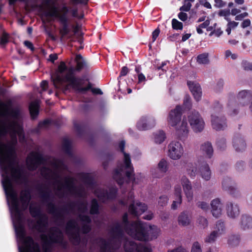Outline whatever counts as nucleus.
Here are the masks:
<instances>
[{"instance_id": "obj_1", "label": "nucleus", "mask_w": 252, "mask_h": 252, "mask_svg": "<svg viewBox=\"0 0 252 252\" xmlns=\"http://www.w3.org/2000/svg\"><path fill=\"white\" fill-rule=\"evenodd\" d=\"M24 116V112L19 105L0 102V166L2 184L10 200L12 213H21L12 181L20 184L27 182V177L17 165L15 154L17 135L20 141L24 140L22 128Z\"/></svg>"}, {"instance_id": "obj_2", "label": "nucleus", "mask_w": 252, "mask_h": 252, "mask_svg": "<svg viewBox=\"0 0 252 252\" xmlns=\"http://www.w3.org/2000/svg\"><path fill=\"white\" fill-rule=\"evenodd\" d=\"M123 229L133 238L140 241H149L155 239L160 234V230L155 225H147L141 221H135L129 224L127 221V214H125L123 217L122 224L114 223L109 232L110 239L108 242L100 239L97 243L100 252H114L119 249L122 241H124V248L127 252H132L134 250L137 252H151V249L143 246H138L132 241L127 239L123 235Z\"/></svg>"}, {"instance_id": "obj_3", "label": "nucleus", "mask_w": 252, "mask_h": 252, "mask_svg": "<svg viewBox=\"0 0 252 252\" xmlns=\"http://www.w3.org/2000/svg\"><path fill=\"white\" fill-rule=\"evenodd\" d=\"M49 167H43L41 169V175L49 179L52 183L54 193L59 198L70 195L75 197H84L85 194L84 188L75 186V180L66 175V166L63 162L55 158L50 159Z\"/></svg>"}, {"instance_id": "obj_4", "label": "nucleus", "mask_w": 252, "mask_h": 252, "mask_svg": "<svg viewBox=\"0 0 252 252\" xmlns=\"http://www.w3.org/2000/svg\"><path fill=\"white\" fill-rule=\"evenodd\" d=\"M83 64H77L75 68L68 64H60L55 73L51 75L55 87L66 90L70 86L79 92H85L90 90L92 87L91 83H89L86 87H81L83 80L74 75L75 71H80L83 68Z\"/></svg>"}, {"instance_id": "obj_5", "label": "nucleus", "mask_w": 252, "mask_h": 252, "mask_svg": "<svg viewBox=\"0 0 252 252\" xmlns=\"http://www.w3.org/2000/svg\"><path fill=\"white\" fill-rule=\"evenodd\" d=\"M77 209L79 219L77 220H69L66 226V232L70 240L74 244H77L80 241L79 232L81 230L84 233H88L91 230V219L84 214L88 211L87 202L86 200L78 202L75 206Z\"/></svg>"}, {"instance_id": "obj_6", "label": "nucleus", "mask_w": 252, "mask_h": 252, "mask_svg": "<svg viewBox=\"0 0 252 252\" xmlns=\"http://www.w3.org/2000/svg\"><path fill=\"white\" fill-rule=\"evenodd\" d=\"M125 142L121 141L119 145V147L124 154V163L118 166L115 169L113 177L118 184L122 185L124 182L125 176L129 180H132L135 183H138L135 178H133V167L131 163L130 157L129 154L124 152Z\"/></svg>"}, {"instance_id": "obj_7", "label": "nucleus", "mask_w": 252, "mask_h": 252, "mask_svg": "<svg viewBox=\"0 0 252 252\" xmlns=\"http://www.w3.org/2000/svg\"><path fill=\"white\" fill-rule=\"evenodd\" d=\"M41 239L44 252H50L53 244L54 243L64 245L63 233L58 228L56 227H53L48 235L42 234Z\"/></svg>"}, {"instance_id": "obj_8", "label": "nucleus", "mask_w": 252, "mask_h": 252, "mask_svg": "<svg viewBox=\"0 0 252 252\" xmlns=\"http://www.w3.org/2000/svg\"><path fill=\"white\" fill-rule=\"evenodd\" d=\"M40 195L43 201L47 206L49 213L53 215L56 220L63 221L65 211L55 208L53 203V196L51 190L48 188L45 189L41 191Z\"/></svg>"}, {"instance_id": "obj_9", "label": "nucleus", "mask_w": 252, "mask_h": 252, "mask_svg": "<svg viewBox=\"0 0 252 252\" xmlns=\"http://www.w3.org/2000/svg\"><path fill=\"white\" fill-rule=\"evenodd\" d=\"M30 213L33 217H37V220L35 223L31 224L34 229L41 232H44L47 229L48 219L46 215H42L40 213L39 206L33 203H31L30 206Z\"/></svg>"}, {"instance_id": "obj_10", "label": "nucleus", "mask_w": 252, "mask_h": 252, "mask_svg": "<svg viewBox=\"0 0 252 252\" xmlns=\"http://www.w3.org/2000/svg\"><path fill=\"white\" fill-rule=\"evenodd\" d=\"M221 110V106L219 103L212 110L211 124L213 128L216 130H223L227 127L225 118L219 114Z\"/></svg>"}, {"instance_id": "obj_11", "label": "nucleus", "mask_w": 252, "mask_h": 252, "mask_svg": "<svg viewBox=\"0 0 252 252\" xmlns=\"http://www.w3.org/2000/svg\"><path fill=\"white\" fill-rule=\"evenodd\" d=\"M189 125L195 132L202 131L205 126V122L200 114L195 110L190 112L188 116Z\"/></svg>"}, {"instance_id": "obj_12", "label": "nucleus", "mask_w": 252, "mask_h": 252, "mask_svg": "<svg viewBox=\"0 0 252 252\" xmlns=\"http://www.w3.org/2000/svg\"><path fill=\"white\" fill-rule=\"evenodd\" d=\"M184 150L182 144L176 141H172L168 146V156L173 160H178L183 156Z\"/></svg>"}, {"instance_id": "obj_13", "label": "nucleus", "mask_w": 252, "mask_h": 252, "mask_svg": "<svg viewBox=\"0 0 252 252\" xmlns=\"http://www.w3.org/2000/svg\"><path fill=\"white\" fill-rule=\"evenodd\" d=\"M195 164L196 168L200 172L202 178L206 181H208L211 177V172L208 164L202 157L198 158Z\"/></svg>"}, {"instance_id": "obj_14", "label": "nucleus", "mask_w": 252, "mask_h": 252, "mask_svg": "<svg viewBox=\"0 0 252 252\" xmlns=\"http://www.w3.org/2000/svg\"><path fill=\"white\" fill-rule=\"evenodd\" d=\"M44 158L40 154L32 152L27 158V165L29 170H34L41 164L43 163Z\"/></svg>"}, {"instance_id": "obj_15", "label": "nucleus", "mask_w": 252, "mask_h": 252, "mask_svg": "<svg viewBox=\"0 0 252 252\" xmlns=\"http://www.w3.org/2000/svg\"><path fill=\"white\" fill-rule=\"evenodd\" d=\"M133 193L130 192L129 194V202H132L129 207V212L132 215L137 217L143 214L147 209V206L144 203L137 201H133Z\"/></svg>"}, {"instance_id": "obj_16", "label": "nucleus", "mask_w": 252, "mask_h": 252, "mask_svg": "<svg viewBox=\"0 0 252 252\" xmlns=\"http://www.w3.org/2000/svg\"><path fill=\"white\" fill-rule=\"evenodd\" d=\"M173 127L175 130L177 136L181 140L184 139L188 136L189 130L186 117H183L182 120Z\"/></svg>"}, {"instance_id": "obj_17", "label": "nucleus", "mask_w": 252, "mask_h": 252, "mask_svg": "<svg viewBox=\"0 0 252 252\" xmlns=\"http://www.w3.org/2000/svg\"><path fill=\"white\" fill-rule=\"evenodd\" d=\"M182 110L180 105L170 111L167 117V123L169 125L174 127L182 120Z\"/></svg>"}, {"instance_id": "obj_18", "label": "nucleus", "mask_w": 252, "mask_h": 252, "mask_svg": "<svg viewBox=\"0 0 252 252\" xmlns=\"http://www.w3.org/2000/svg\"><path fill=\"white\" fill-rule=\"evenodd\" d=\"M169 169V164L168 161L162 158L158 163L157 168H153L150 172L152 176L155 178H161L163 174L166 173Z\"/></svg>"}, {"instance_id": "obj_19", "label": "nucleus", "mask_w": 252, "mask_h": 252, "mask_svg": "<svg viewBox=\"0 0 252 252\" xmlns=\"http://www.w3.org/2000/svg\"><path fill=\"white\" fill-rule=\"evenodd\" d=\"M116 193L117 189L115 188L110 189L109 193L107 191L100 188H97L94 190L95 195L102 202H105L108 199L113 198L116 196Z\"/></svg>"}, {"instance_id": "obj_20", "label": "nucleus", "mask_w": 252, "mask_h": 252, "mask_svg": "<svg viewBox=\"0 0 252 252\" xmlns=\"http://www.w3.org/2000/svg\"><path fill=\"white\" fill-rule=\"evenodd\" d=\"M192 216L187 211H184L180 213L178 217V223L182 227H187L191 225Z\"/></svg>"}, {"instance_id": "obj_21", "label": "nucleus", "mask_w": 252, "mask_h": 252, "mask_svg": "<svg viewBox=\"0 0 252 252\" xmlns=\"http://www.w3.org/2000/svg\"><path fill=\"white\" fill-rule=\"evenodd\" d=\"M181 183L188 201H191L193 198V192L190 181L186 176H183L181 179Z\"/></svg>"}, {"instance_id": "obj_22", "label": "nucleus", "mask_w": 252, "mask_h": 252, "mask_svg": "<svg viewBox=\"0 0 252 252\" xmlns=\"http://www.w3.org/2000/svg\"><path fill=\"white\" fill-rule=\"evenodd\" d=\"M226 211L228 217L234 219L240 214V208L237 204L228 202L226 205Z\"/></svg>"}, {"instance_id": "obj_23", "label": "nucleus", "mask_w": 252, "mask_h": 252, "mask_svg": "<svg viewBox=\"0 0 252 252\" xmlns=\"http://www.w3.org/2000/svg\"><path fill=\"white\" fill-rule=\"evenodd\" d=\"M238 98L243 105H250V109L252 111V95L251 93L246 90L240 92L238 94Z\"/></svg>"}, {"instance_id": "obj_24", "label": "nucleus", "mask_w": 252, "mask_h": 252, "mask_svg": "<svg viewBox=\"0 0 252 252\" xmlns=\"http://www.w3.org/2000/svg\"><path fill=\"white\" fill-rule=\"evenodd\" d=\"M155 125L156 121L154 118L144 117L141 118L138 122L137 126L139 130H143L153 127Z\"/></svg>"}, {"instance_id": "obj_25", "label": "nucleus", "mask_w": 252, "mask_h": 252, "mask_svg": "<svg viewBox=\"0 0 252 252\" xmlns=\"http://www.w3.org/2000/svg\"><path fill=\"white\" fill-rule=\"evenodd\" d=\"M187 83L194 98L197 101L200 100L202 95V91L199 84L191 81H188Z\"/></svg>"}, {"instance_id": "obj_26", "label": "nucleus", "mask_w": 252, "mask_h": 252, "mask_svg": "<svg viewBox=\"0 0 252 252\" xmlns=\"http://www.w3.org/2000/svg\"><path fill=\"white\" fill-rule=\"evenodd\" d=\"M211 212L214 217L218 218L222 214L221 204L220 201L219 199H215L212 201L211 203Z\"/></svg>"}, {"instance_id": "obj_27", "label": "nucleus", "mask_w": 252, "mask_h": 252, "mask_svg": "<svg viewBox=\"0 0 252 252\" xmlns=\"http://www.w3.org/2000/svg\"><path fill=\"white\" fill-rule=\"evenodd\" d=\"M59 21L62 25L61 28L60 29L59 32L62 36L64 37L68 34L70 32L68 19L67 17L62 16Z\"/></svg>"}, {"instance_id": "obj_28", "label": "nucleus", "mask_w": 252, "mask_h": 252, "mask_svg": "<svg viewBox=\"0 0 252 252\" xmlns=\"http://www.w3.org/2000/svg\"><path fill=\"white\" fill-rule=\"evenodd\" d=\"M31 199L30 192L29 190H23L20 194V201L22 204L21 209H26L29 204V201Z\"/></svg>"}, {"instance_id": "obj_29", "label": "nucleus", "mask_w": 252, "mask_h": 252, "mask_svg": "<svg viewBox=\"0 0 252 252\" xmlns=\"http://www.w3.org/2000/svg\"><path fill=\"white\" fill-rule=\"evenodd\" d=\"M233 146L236 151H242L246 148V143L242 136H236L233 139Z\"/></svg>"}, {"instance_id": "obj_30", "label": "nucleus", "mask_w": 252, "mask_h": 252, "mask_svg": "<svg viewBox=\"0 0 252 252\" xmlns=\"http://www.w3.org/2000/svg\"><path fill=\"white\" fill-rule=\"evenodd\" d=\"M200 150L209 158H211L214 152L212 143L209 141L205 142L201 145Z\"/></svg>"}, {"instance_id": "obj_31", "label": "nucleus", "mask_w": 252, "mask_h": 252, "mask_svg": "<svg viewBox=\"0 0 252 252\" xmlns=\"http://www.w3.org/2000/svg\"><path fill=\"white\" fill-rule=\"evenodd\" d=\"M240 224L243 229H249L252 227V219L247 215H243L241 218Z\"/></svg>"}, {"instance_id": "obj_32", "label": "nucleus", "mask_w": 252, "mask_h": 252, "mask_svg": "<svg viewBox=\"0 0 252 252\" xmlns=\"http://www.w3.org/2000/svg\"><path fill=\"white\" fill-rule=\"evenodd\" d=\"M39 101L36 100L32 102L29 106V110L32 119H34L38 114Z\"/></svg>"}, {"instance_id": "obj_33", "label": "nucleus", "mask_w": 252, "mask_h": 252, "mask_svg": "<svg viewBox=\"0 0 252 252\" xmlns=\"http://www.w3.org/2000/svg\"><path fill=\"white\" fill-rule=\"evenodd\" d=\"M222 187L224 189L230 191V193H233L236 189L235 184L229 178H226L223 181Z\"/></svg>"}, {"instance_id": "obj_34", "label": "nucleus", "mask_w": 252, "mask_h": 252, "mask_svg": "<svg viewBox=\"0 0 252 252\" xmlns=\"http://www.w3.org/2000/svg\"><path fill=\"white\" fill-rule=\"evenodd\" d=\"M45 15L46 17H55L58 20L61 19L62 16H64V15H61V14L59 13L58 8L55 6L52 7L50 11L46 12Z\"/></svg>"}, {"instance_id": "obj_35", "label": "nucleus", "mask_w": 252, "mask_h": 252, "mask_svg": "<svg viewBox=\"0 0 252 252\" xmlns=\"http://www.w3.org/2000/svg\"><path fill=\"white\" fill-rule=\"evenodd\" d=\"M224 231L225 226L223 222L220 220H218L216 224L215 230L214 231L216 232L218 235H220L222 234L224 232Z\"/></svg>"}, {"instance_id": "obj_36", "label": "nucleus", "mask_w": 252, "mask_h": 252, "mask_svg": "<svg viewBox=\"0 0 252 252\" xmlns=\"http://www.w3.org/2000/svg\"><path fill=\"white\" fill-rule=\"evenodd\" d=\"M184 168L186 169L188 173L190 176H194L195 172L196 171V167L194 168L193 166V165L190 162H188L187 163L185 166Z\"/></svg>"}, {"instance_id": "obj_37", "label": "nucleus", "mask_w": 252, "mask_h": 252, "mask_svg": "<svg viewBox=\"0 0 252 252\" xmlns=\"http://www.w3.org/2000/svg\"><path fill=\"white\" fill-rule=\"evenodd\" d=\"M80 178L85 184L90 186L93 181L91 175L88 173H81L79 175Z\"/></svg>"}, {"instance_id": "obj_38", "label": "nucleus", "mask_w": 252, "mask_h": 252, "mask_svg": "<svg viewBox=\"0 0 252 252\" xmlns=\"http://www.w3.org/2000/svg\"><path fill=\"white\" fill-rule=\"evenodd\" d=\"M98 208L99 206L96 200L93 199L91 202L90 214L92 215L97 214L98 213Z\"/></svg>"}, {"instance_id": "obj_39", "label": "nucleus", "mask_w": 252, "mask_h": 252, "mask_svg": "<svg viewBox=\"0 0 252 252\" xmlns=\"http://www.w3.org/2000/svg\"><path fill=\"white\" fill-rule=\"evenodd\" d=\"M240 238L238 235H231L228 239V243L231 246H236L239 244Z\"/></svg>"}, {"instance_id": "obj_40", "label": "nucleus", "mask_w": 252, "mask_h": 252, "mask_svg": "<svg viewBox=\"0 0 252 252\" xmlns=\"http://www.w3.org/2000/svg\"><path fill=\"white\" fill-rule=\"evenodd\" d=\"M208 56L209 54L207 53L199 54L197 57V63H208L209 62Z\"/></svg>"}, {"instance_id": "obj_41", "label": "nucleus", "mask_w": 252, "mask_h": 252, "mask_svg": "<svg viewBox=\"0 0 252 252\" xmlns=\"http://www.w3.org/2000/svg\"><path fill=\"white\" fill-rule=\"evenodd\" d=\"M165 134L162 131H159L155 134V141L157 143L160 144L165 139Z\"/></svg>"}, {"instance_id": "obj_42", "label": "nucleus", "mask_w": 252, "mask_h": 252, "mask_svg": "<svg viewBox=\"0 0 252 252\" xmlns=\"http://www.w3.org/2000/svg\"><path fill=\"white\" fill-rule=\"evenodd\" d=\"M172 28L175 30H182L183 28V24L176 19H173L171 21Z\"/></svg>"}, {"instance_id": "obj_43", "label": "nucleus", "mask_w": 252, "mask_h": 252, "mask_svg": "<svg viewBox=\"0 0 252 252\" xmlns=\"http://www.w3.org/2000/svg\"><path fill=\"white\" fill-rule=\"evenodd\" d=\"M218 15L219 17H223L227 21H230V19L228 18V17L230 15V11L229 9H221L220 10L218 13Z\"/></svg>"}, {"instance_id": "obj_44", "label": "nucleus", "mask_w": 252, "mask_h": 252, "mask_svg": "<svg viewBox=\"0 0 252 252\" xmlns=\"http://www.w3.org/2000/svg\"><path fill=\"white\" fill-rule=\"evenodd\" d=\"M9 34L3 32L0 37V44L1 45L5 46L9 41Z\"/></svg>"}, {"instance_id": "obj_45", "label": "nucleus", "mask_w": 252, "mask_h": 252, "mask_svg": "<svg viewBox=\"0 0 252 252\" xmlns=\"http://www.w3.org/2000/svg\"><path fill=\"white\" fill-rule=\"evenodd\" d=\"M168 198L166 195L160 196L158 200V205L161 207L165 206L168 203Z\"/></svg>"}, {"instance_id": "obj_46", "label": "nucleus", "mask_w": 252, "mask_h": 252, "mask_svg": "<svg viewBox=\"0 0 252 252\" xmlns=\"http://www.w3.org/2000/svg\"><path fill=\"white\" fill-rule=\"evenodd\" d=\"M219 236L220 235H218V234L216 233V232H214L213 231L209 236H208L205 238V241L208 243L213 242L214 241H215L216 238Z\"/></svg>"}, {"instance_id": "obj_47", "label": "nucleus", "mask_w": 252, "mask_h": 252, "mask_svg": "<svg viewBox=\"0 0 252 252\" xmlns=\"http://www.w3.org/2000/svg\"><path fill=\"white\" fill-rule=\"evenodd\" d=\"M70 145L71 142L68 139H64L63 140V148L65 152L67 154L70 153Z\"/></svg>"}, {"instance_id": "obj_48", "label": "nucleus", "mask_w": 252, "mask_h": 252, "mask_svg": "<svg viewBox=\"0 0 252 252\" xmlns=\"http://www.w3.org/2000/svg\"><path fill=\"white\" fill-rule=\"evenodd\" d=\"M197 222L200 225V226L202 228H205L208 225V221L207 219L203 217H199L198 218Z\"/></svg>"}, {"instance_id": "obj_49", "label": "nucleus", "mask_w": 252, "mask_h": 252, "mask_svg": "<svg viewBox=\"0 0 252 252\" xmlns=\"http://www.w3.org/2000/svg\"><path fill=\"white\" fill-rule=\"evenodd\" d=\"M191 252H202L201 245L198 242H194L193 243Z\"/></svg>"}, {"instance_id": "obj_50", "label": "nucleus", "mask_w": 252, "mask_h": 252, "mask_svg": "<svg viewBox=\"0 0 252 252\" xmlns=\"http://www.w3.org/2000/svg\"><path fill=\"white\" fill-rule=\"evenodd\" d=\"M182 202V198L176 197L175 200L173 201L171 205V208L173 210H176L178 208V207L181 204Z\"/></svg>"}, {"instance_id": "obj_51", "label": "nucleus", "mask_w": 252, "mask_h": 252, "mask_svg": "<svg viewBox=\"0 0 252 252\" xmlns=\"http://www.w3.org/2000/svg\"><path fill=\"white\" fill-rule=\"evenodd\" d=\"M191 6L192 4L190 2H188L186 3L185 2L183 6H181L179 9L182 12H188L190 10Z\"/></svg>"}, {"instance_id": "obj_52", "label": "nucleus", "mask_w": 252, "mask_h": 252, "mask_svg": "<svg viewBox=\"0 0 252 252\" xmlns=\"http://www.w3.org/2000/svg\"><path fill=\"white\" fill-rule=\"evenodd\" d=\"M174 194L176 197L182 198V188L180 185L175 186Z\"/></svg>"}, {"instance_id": "obj_53", "label": "nucleus", "mask_w": 252, "mask_h": 252, "mask_svg": "<svg viewBox=\"0 0 252 252\" xmlns=\"http://www.w3.org/2000/svg\"><path fill=\"white\" fill-rule=\"evenodd\" d=\"M218 147L221 150L224 149L226 147V142L224 139L221 138L217 141Z\"/></svg>"}, {"instance_id": "obj_54", "label": "nucleus", "mask_w": 252, "mask_h": 252, "mask_svg": "<svg viewBox=\"0 0 252 252\" xmlns=\"http://www.w3.org/2000/svg\"><path fill=\"white\" fill-rule=\"evenodd\" d=\"M74 62V63H86L85 59L80 54L75 55Z\"/></svg>"}, {"instance_id": "obj_55", "label": "nucleus", "mask_w": 252, "mask_h": 252, "mask_svg": "<svg viewBox=\"0 0 252 252\" xmlns=\"http://www.w3.org/2000/svg\"><path fill=\"white\" fill-rule=\"evenodd\" d=\"M89 0H72V2L74 4L87 6L88 4Z\"/></svg>"}, {"instance_id": "obj_56", "label": "nucleus", "mask_w": 252, "mask_h": 252, "mask_svg": "<svg viewBox=\"0 0 252 252\" xmlns=\"http://www.w3.org/2000/svg\"><path fill=\"white\" fill-rule=\"evenodd\" d=\"M214 6L216 7L221 8L224 7L226 5V2L222 0H214Z\"/></svg>"}, {"instance_id": "obj_57", "label": "nucleus", "mask_w": 252, "mask_h": 252, "mask_svg": "<svg viewBox=\"0 0 252 252\" xmlns=\"http://www.w3.org/2000/svg\"><path fill=\"white\" fill-rule=\"evenodd\" d=\"M198 207L204 211H207L209 208L208 204L205 202H198L197 204Z\"/></svg>"}, {"instance_id": "obj_58", "label": "nucleus", "mask_w": 252, "mask_h": 252, "mask_svg": "<svg viewBox=\"0 0 252 252\" xmlns=\"http://www.w3.org/2000/svg\"><path fill=\"white\" fill-rule=\"evenodd\" d=\"M160 33V30L159 28H157L152 32V43L154 42L157 37L158 36Z\"/></svg>"}, {"instance_id": "obj_59", "label": "nucleus", "mask_w": 252, "mask_h": 252, "mask_svg": "<svg viewBox=\"0 0 252 252\" xmlns=\"http://www.w3.org/2000/svg\"><path fill=\"white\" fill-rule=\"evenodd\" d=\"M222 33L223 32L221 31L220 28H218L217 29H214L213 31H212L210 33L209 36H212L213 34H215L217 36L219 37L222 34Z\"/></svg>"}, {"instance_id": "obj_60", "label": "nucleus", "mask_w": 252, "mask_h": 252, "mask_svg": "<svg viewBox=\"0 0 252 252\" xmlns=\"http://www.w3.org/2000/svg\"><path fill=\"white\" fill-rule=\"evenodd\" d=\"M179 19L182 21L185 22L188 19V14L182 11L179 12L178 14Z\"/></svg>"}, {"instance_id": "obj_61", "label": "nucleus", "mask_w": 252, "mask_h": 252, "mask_svg": "<svg viewBox=\"0 0 252 252\" xmlns=\"http://www.w3.org/2000/svg\"><path fill=\"white\" fill-rule=\"evenodd\" d=\"M24 44L26 47H27L28 49H30L32 52H33L34 51L35 48L34 47V46L32 42H31V41L26 40L24 42Z\"/></svg>"}, {"instance_id": "obj_62", "label": "nucleus", "mask_w": 252, "mask_h": 252, "mask_svg": "<svg viewBox=\"0 0 252 252\" xmlns=\"http://www.w3.org/2000/svg\"><path fill=\"white\" fill-rule=\"evenodd\" d=\"M184 105L188 108H190V98L189 95H186L184 98Z\"/></svg>"}, {"instance_id": "obj_63", "label": "nucleus", "mask_w": 252, "mask_h": 252, "mask_svg": "<svg viewBox=\"0 0 252 252\" xmlns=\"http://www.w3.org/2000/svg\"><path fill=\"white\" fill-rule=\"evenodd\" d=\"M50 121L49 120H45L39 124V126L41 128H46L49 125Z\"/></svg>"}, {"instance_id": "obj_64", "label": "nucleus", "mask_w": 252, "mask_h": 252, "mask_svg": "<svg viewBox=\"0 0 252 252\" xmlns=\"http://www.w3.org/2000/svg\"><path fill=\"white\" fill-rule=\"evenodd\" d=\"M168 252H187V251L182 247H178L172 250H169Z\"/></svg>"}]
</instances>
